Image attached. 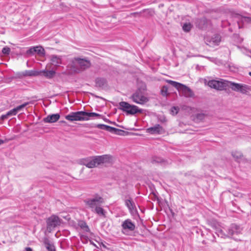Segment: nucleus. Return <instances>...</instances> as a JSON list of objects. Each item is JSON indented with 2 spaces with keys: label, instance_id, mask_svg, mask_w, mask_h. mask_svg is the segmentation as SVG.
Masks as SVG:
<instances>
[{
  "label": "nucleus",
  "instance_id": "nucleus-6",
  "mask_svg": "<svg viewBox=\"0 0 251 251\" xmlns=\"http://www.w3.org/2000/svg\"><path fill=\"white\" fill-rule=\"evenodd\" d=\"M207 85L211 88L216 90H226L228 87L229 81L222 79L219 80L212 79L208 82Z\"/></svg>",
  "mask_w": 251,
  "mask_h": 251
},
{
  "label": "nucleus",
  "instance_id": "nucleus-43",
  "mask_svg": "<svg viewBox=\"0 0 251 251\" xmlns=\"http://www.w3.org/2000/svg\"><path fill=\"white\" fill-rule=\"evenodd\" d=\"M24 76H25L24 75V73L22 72V73H17L16 75V77H15L19 78H22Z\"/></svg>",
  "mask_w": 251,
  "mask_h": 251
},
{
  "label": "nucleus",
  "instance_id": "nucleus-38",
  "mask_svg": "<svg viewBox=\"0 0 251 251\" xmlns=\"http://www.w3.org/2000/svg\"><path fill=\"white\" fill-rule=\"evenodd\" d=\"M80 226L82 228H84L85 231L87 232H89L90 231V229L85 222H82L81 223Z\"/></svg>",
  "mask_w": 251,
  "mask_h": 251
},
{
  "label": "nucleus",
  "instance_id": "nucleus-47",
  "mask_svg": "<svg viewBox=\"0 0 251 251\" xmlns=\"http://www.w3.org/2000/svg\"><path fill=\"white\" fill-rule=\"evenodd\" d=\"M200 21H201V22H204L205 21V18L201 19L200 20Z\"/></svg>",
  "mask_w": 251,
  "mask_h": 251
},
{
  "label": "nucleus",
  "instance_id": "nucleus-19",
  "mask_svg": "<svg viewBox=\"0 0 251 251\" xmlns=\"http://www.w3.org/2000/svg\"><path fill=\"white\" fill-rule=\"evenodd\" d=\"M119 109L125 112L129 110L131 107V104L126 101H121L119 103Z\"/></svg>",
  "mask_w": 251,
  "mask_h": 251
},
{
  "label": "nucleus",
  "instance_id": "nucleus-28",
  "mask_svg": "<svg viewBox=\"0 0 251 251\" xmlns=\"http://www.w3.org/2000/svg\"><path fill=\"white\" fill-rule=\"evenodd\" d=\"M85 118H86L88 119V120H90V118L91 117H100L101 115L98 113H95V112H87L85 111L84 114Z\"/></svg>",
  "mask_w": 251,
  "mask_h": 251
},
{
  "label": "nucleus",
  "instance_id": "nucleus-30",
  "mask_svg": "<svg viewBox=\"0 0 251 251\" xmlns=\"http://www.w3.org/2000/svg\"><path fill=\"white\" fill-rule=\"evenodd\" d=\"M215 233L216 234V235L218 237H221V238H225L226 237H229L228 236V233L227 234H226L224 232V231L222 229H216Z\"/></svg>",
  "mask_w": 251,
  "mask_h": 251
},
{
  "label": "nucleus",
  "instance_id": "nucleus-39",
  "mask_svg": "<svg viewBox=\"0 0 251 251\" xmlns=\"http://www.w3.org/2000/svg\"><path fill=\"white\" fill-rule=\"evenodd\" d=\"M115 130L110 131L111 133H114L117 135H122V133L124 132V131L121 129H119L115 128Z\"/></svg>",
  "mask_w": 251,
  "mask_h": 251
},
{
  "label": "nucleus",
  "instance_id": "nucleus-18",
  "mask_svg": "<svg viewBox=\"0 0 251 251\" xmlns=\"http://www.w3.org/2000/svg\"><path fill=\"white\" fill-rule=\"evenodd\" d=\"M162 129V126L160 125L157 124L154 126L148 128L147 131L151 134L160 133Z\"/></svg>",
  "mask_w": 251,
  "mask_h": 251
},
{
  "label": "nucleus",
  "instance_id": "nucleus-7",
  "mask_svg": "<svg viewBox=\"0 0 251 251\" xmlns=\"http://www.w3.org/2000/svg\"><path fill=\"white\" fill-rule=\"evenodd\" d=\"M122 199L129 213L132 215L137 214L138 211L135 203L131 196L129 195H125Z\"/></svg>",
  "mask_w": 251,
  "mask_h": 251
},
{
  "label": "nucleus",
  "instance_id": "nucleus-44",
  "mask_svg": "<svg viewBox=\"0 0 251 251\" xmlns=\"http://www.w3.org/2000/svg\"><path fill=\"white\" fill-rule=\"evenodd\" d=\"M9 117V115H7V113L4 115H2L1 116V119L2 120H5L6 119H7Z\"/></svg>",
  "mask_w": 251,
  "mask_h": 251
},
{
  "label": "nucleus",
  "instance_id": "nucleus-24",
  "mask_svg": "<svg viewBox=\"0 0 251 251\" xmlns=\"http://www.w3.org/2000/svg\"><path fill=\"white\" fill-rule=\"evenodd\" d=\"M241 83H237L229 81V86L231 89L236 92H239Z\"/></svg>",
  "mask_w": 251,
  "mask_h": 251
},
{
  "label": "nucleus",
  "instance_id": "nucleus-23",
  "mask_svg": "<svg viewBox=\"0 0 251 251\" xmlns=\"http://www.w3.org/2000/svg\"><path fill=\"white\" fill-rule=\"evenodd\" d=\"M96 212L99 216H105V212L104 210L101 207V205H99L93 209V211Z\"/></svg>",
  "mask_w": 251,
  "mask_h": 251
},
{
  "label": "nucleus",
  "instance_id": "nucleus-21",
  "mask_svg": "<svg viewBox=\"0 0 251 251\" xmlns=\"http://www.w3.org/2000/svg\"><path fill=\"white\" fill-rule=\"evenodd\" d=\"M96 127L98 128L103 129L110 132L113 130H115V127H112L109 126H107L103 124H98L96 126Z\"/></svg>",
  "mask_w": 251,
  "mask_h": 251
},
{
  "label": "nucleus",
  "instance_id": "nucleus-8",
  "mask_svg": "<svg viewBox=\"0 0 251 251\" xmlns=\"http://www.w3.org/2000/svg\"><path fill=\"white\" fill-rule=\"evenodd\" d=\"M85 111L72 112L70 114L65 116V119L69 121H88V119L85 118Z\"/></svg>",
  "mask_w": 251,
  "mask_h": 251
},
{
  "label": "nucleus",
  "instance_id": "nucleus-42",
  "mask_svg": "<svg viewBox=\"0 0 251 251\" xmlns=\"http://www.w3.org/2000/svg\"><path fill=\"white\" fill-rule=\"evenodd\" d=\"M178 108L176 106H173L171 108V112L173 113H175V114H176L178 113Z\"/></svg>",
  "mask_w": 251,
  "mask_h": 251
},
{
  "label": "nucleus",
  "instance_id": "nucleus-37",
  "mask_svg": "<svg viewBox=\"0 0 251 251\" xmlns=\"http://www.w3.org/2000/svg\"><path fill=\"white\" fill-rule=\"evenodd\" d=\"M18 113L17 110L15 108L9 110L7 112V115H9V116H15Z\"/></svg>",
  "mask_w": 251,
  "mask_h": 251
},
{
  "label": "nucleus",
  "instance_id": "nucleus-22",
  "mask_svg": "<svg viewBox=\"0 0 251 251\" xmlns=\"http://www.w3.org/2000/svg\"><path fill=\"white\" fill-rule=\"evenodd\" d=\"M23 73L25 76H32L40 75V72L35 70H25V71L23 72Z\"/></svg>",
  "mask_w": 251,
  "mask_h": 251
},
{
  "label": "nucleus",
  "instance_id": "nucleus-11",
  "mask_svg": "<svg viewBox=\"0 0 251 251\" xmlns=\"http://www.w3.org/2000/svg\"><path fill=\"white\" fill-rule=\"evenodd\" d=\"M242 228L235 224L230 225L228 229V236L229 237H233L234 235H237L241 234Z\"/></svg>",
  "mask_w": 251,
  "mask_h": 251
},
{
  "label": "nucleus",
  "instance_id": "nucleus-20",
  "mask_svg": "<svg viewBox=\"0 0 251 251\" xmlns=\"http://www.w3.org/2000/svg\"><path fill=\"white\" fill-rule=\"evenodd\" d=\"M40 74H42L43 75L48 78H51L53 77L55 74V71L54 70H43L40 71Z\"/></svg>",
  "mask_w": 251,
  "mask_h": 251
},
{
  "label": "nucleus",
  "instance_id": "nucleus-34",
  "mask_svg": "<svg viewBox=\"0 0 251 251\" xmlns=\"http://www.w3.org/2000/svg\"><path fill=\"white\" fill-rule=\"evenodd\" d=\"M164 162L163 159L159 157L154 156L152 158V162L153 163H162Z\"/></svg>",
  "mask_w": 251,
  "mask_h": 251
},
{
  "label": "nucleus",
  "instance_id": "nucleus-29",
  "mask_svg": "<svg viewBox=\"0 0 251 251\" xmlns=\"http://www.w3.org/2000/svg\"><path fill=\"white\" fill-rule=\"evenodd\" d=\"M232 155L235 159V160L239 162V159L243 156L242 153L239 151H235L232 152Z\"/></svg>",
  "mask_w": 251,
  "mask_h": 251
},
{
  "label": "nucleus",
  "instance_id": "nucleus-45",
  "mask_svg": "<svg viewBox=\"0 0 251 251\" xmlns=\"http://www.w3.org/2000/svg\"><path fill=\"white\" fill-rule=\"evenodd\" d=\"M25 251H33L32 249L30 247H26L25 248Z\"/></svg>",
  "mask_w": 251,
  "mask_h": 251
},
{
  "label": "nucleus",
  "instance_id": "nucleus-36",
  "mask_svg": "<svg viewBox=\"0 0 251 251\" xmlns=\"http://www.w3.org/2000/svg\"><path fill=\"white\" fill-rule=\"evenodd\" d=\"M10 49L8 47H4L2 50V53L4 55H8L10 52Z\"/></svg>",
  "mask_w": 251,
  "mask_h": 251
},
{
  "label": "nucleus",
  "instance_id": "nucleus-9",
  "mask_svg": "<svg viewBox=\"0 0 251 251\" xmlns=\"http://www.w3.org/2000/svg\"><path fill=\"white\" fill-rule=\"evenodd\" d=\"M122 232L125 235H129L135 228V225L132 221L127 219L125 220L122 224Z\"/></svg>",
  "mask_w": 251,
  "mask_h": 251
},
{
  "label": "nucleus",
  "instance_id": "nucleus-17",
  "mask_svg": "<svg viewBox=\"0 0 251 251\" xmlns=\"http://www.w3.org/2000/svg\"><path fill=\"white\" fill-rule=\"evenodd\" d=\"M43 243L48 251H55L54 246L48 238H45L44 239Z\"/></svg>",
  "mask_w": 251,
  "mask_h": 251
},
{
  "label": "nucleus",
  "instance_id": "nucleus-12",
  "mask_svg": "<svg viewBox=\"0 0 251 251\" xmlns=\"http://www.w3.org/2000/svg\"><path fill=\"white\" fill-rule=\"evenodd\" d=\"M51 64L54 67H58L62 64V56L55 54H52L50 56Z\"/></svg>",
  "mask_w": 251,
  "mask_h": 251
},
{
  "label": "nucleus",
  "instance_id": "nucleus-25",
  "mask_svg": "<svg viewBox=\"0 0 251 251\" xmlns=\"http://www.w3.org/2000/svg\"><path fill=\"white\" fill-rule=\"evenodd\" d=\"M95 82L97 87L101 88L103 87L105 85L106 83V80L103 78L98 77L96 79Z\"/></svg>",
  "mask_w": 251,
  "mask_h": 251
},
{
  "label": "nucleus",
  "instance_id": "nucleus-13",
  "mask_svg": "<svg viewBox=\"0 0 251 251\" xmlns=\"http://www.w3.org/2000/svg\"><path fill=\"white\" fill-rule=\"evenodd\" d=\"M60 118V115L58 113L48 115L44 118L43 121L45 123H52L57 122Z\"/></svg>",
  "mask_w": 251,
  "mask_h": 251
},
{
  "label": "nucleus",
  "instance_id": "nucleus-5",
  "mask_svg": "<svg viewBox=\"0 0 251 251\" xmlns=\"http://www.w3.org/2000/svg\"><path fill=\"white\" fill-rule=\"evenodd\" d=\"M167 82L172 86L175 87L178 91L182 93L185 97H191L192 96L193 94V92L188 87L185 85L171 80H167Z\"/></svg>",
  "mask_w": 251,
  "mask_h": 251
},
{
  "label": "nucleus",
  "instance_id": "nucleus-1",
  "mask_svg": "<svg viewBox=\"0 0 251 251\" xmlns=\"http://www.w3.org/2000/svg\"><path fill=\"white\" fill-rule=\"evenodd\" d=\"M109 158V156L108 155L96 156L83 158L80 160V162L89 168H92L97 165L106 162Z\"/></svg>",
  "mask_w": 251,
  "mask_h": 251
},
{
  "label": "nucleus",
  "instance_id": "nucleus-16",
  "mask_svg": "<svg viewBox=\"0 0 251 251\" xmlns=\"http://www.w3.org/2000/svg\"><path fill=\"white\" fill-rule=\"evenodd\" d=\"M236 17L239 20L237 22L239 27L241 28L240 23H251V18L248 17L242 16L240 15L237 14Z\"/></svg>",
  "mask_w": 251,
  "mask_h": 251
},
{
  "label": "nucleus",
  "instance_id": "nucleus-40",
  "mask_svg": "<svg viewBox=\"0 0 251 251\" xmlns=\"http://www.w3.org/2000/svg\"><path fill=\"white\" fill-rule=\"evenodd\" d=\"M205 115L203 113H198L196 115V118L199 120H202L204 119Z\"/></svg>",
  "mask_w": 251,
  "mask_h": 251
},
{
  "label": "nucleus",
  "instance_id": "nucleus-14",
  "mask_svg": "<svg viewBox=\"0 0 251 251\" xmlns=\"http://www.w3.org/2000/svg\"><path fill=\"white\" fill-rule=\"evenodd\" d=\"M221 36L218 34H215L213 37H212L209 41L206 40L207 42H209V44L207 43L208 45L210 46H217L221 42Z\"/></svg>",
  "mask_w": 251,
  "mask_h": 251
},
{
  "label": "nucleus",
  "instance_id": "nucleus-31",
  "mask_svg": "<svg viewBox=\"0 0 251 251\" xmlns=\"http://www.w3.org/2000/svg\"><path fill=\"white\" fill-rule=\"evenodd\" d=\"M192 27V25L190 23H185L182 26V29L185 32H189L191 30Z\"/></svg>",
  "mask_w": 251,
  "mask_h": 251
},
{
  "label": "nucleus",
  "instance_id": "nucleus-32",
  "mask_svg": "<svg viewBox=\"0 0 251 251\" xmlns=\"http://www.w3.org/2000/svg\"><path fill=\"white\" fill-rule=\"evenodd\" d=\"M207 239L211 242H215L216 237L215 235L210 231H208L207 233Z\"/></svg>",
  "mask_w": 251,
  "mask_h": 251
},
{
  "label": "nucleus",
  "instance_id": "nucleus-46",
  "mask_svg": "<svg viewBox=\"0 0 251 251\" xmlns=\"http://www.w3.org/2000/svg\"><path fill=\"white\" fill-rule=\"evenodd\" d=\"M4 143V141L2 140H0V145H1L2 144H3Z\"/></svg>",
  "mask_w": 251,
  "mask_h": 251
},
{
  "label": "nucleus",
  "instance_id": "nucleus-26",
  "mask_svg": "<svg viewBox=\"0 0 251 251\" xmlns=\"http://www.w3.org/2000/svg\"><path fill=\"white\" fill-rule=\"evenodd\" d=\"M250 90L251 86L244 84H241L239 92L242 94H246Z\"/></svg>",
  "mask_w": 251,
  "mask_h": 251
},
{
  "label": "nucleus",
  "instance_id": "nucleus-2",
  "mask_svg": "<svg viewBox=\"0 0 251 251\" xmlns=\"http://www.w3.org/2000/svg\"><path fill=\"white\" fill-rule=\"evenodd\" d=\"M90 63L89 61L79 58L73 59L68 65L71 71L75 73H78L89 67Z\"/></svg>",
  "mask_w": 251,
  "mask_h": 251
},
{
  "label": "nucleus",
  "instance_id": "nucleus-10",
  "mask_svg": "<svg viewBox=\"0 0 251 251\" xmlns=\"http://www.w3.org/2000/svg\"><path fill=\"white\" fill-rule=\"evenodd\" d=\"M60 224L61 220L57 216L52 215L47 221V229L49 231L54 229L56 227L60 226Z\"/></svg>",
  "mask_w": 251,
  "mask_h": 251
},
{
  "label": "nucleus",
  "instance_id": "nucleus-33",
  "mask_svg": "<svg viewBox=\"0 0 251 251\" xmlns=\"http://www.w3.org/2000/svg\"><path fill=\"white\" fill-rule=\"evenodd\" d=\"M30 103H32V102L31 101L25 102L24 103L20 105L17 106L15 108L17 110V112H18L19 111H21L23 108H24L26 106H27Z\"/></svg>",
  "mask_w": 251,
  "mask_h": 251
},
{
  "label": "nucleus",
  "instance_id": "nucleus-4",
  "mask_svg": "<svg viewBox=\"0 0 251 251\" xmlns=\"http://www.w3.org/2000/svg\"><path fill=\"white\" fill-rule=\"evenodd\" d=\"M144 90V89L142 90L141 88L138 89L130 96L129 99L134 103L144 105L149 100L148 98L145 96Z\"/></svg>",
  "mask_w": 251,
  "mask_h": 251
},
{
  "label": "nucleus",
  "instance_id": "nucleus-48",
  "mask_svg": "<svg viewBox=\"0 0 251 251\" xmlns=\"http://www.w3.org/2000/svg\"><path fill=\"white\" fill-rule=\"evenodd\" d=\"M249 75H250L251 76V72H250V73H249Z\"/></svg>",
  "mask_w": 251,
  "mask_h": 251
},
{
  "label": "nucleus",
  "instance_id": "nucleus-41",
  "mask_svg": "<svg viewBox=\"0 0 251 251\" xmlns=\"http://www.w3.org/2000/svg\"><path fill=\"white\" fill-rule=\"evenodd\" d=\"M168 89L167 87L163 86L161 89V93L163 96H166L167 95Z\"/></svg>",
  "mask_w": 251,
  "mask_h": 251
},
{
  "label": "nucleus",
  "instance_id": "nucleus-3",
  "mask_svg": "<svg viewBox=\"0 0 251 251\" xmlns=\"http://www.w3.org/2000/svg\"><path fill=\"white\" fill-rule=\"evenodd\" d=\"M84 202L88 208H90L92 211L93 209L101 205L104 202V199L99 194L95 193L92 196V198H88L84 201Z\"/></svg>",
  "mask_w": 251,
  "mask_h": 251
},
{
  "label": "nucleus",
  "instance_id": "nucleus-15",
  "mask_svg": "<svg viewBox=\"0 0 251 251\" xmlns=\"http://www.w3.org/2000/svg\"><path fill=\"white\" fill-rule=\"evenodd\" d=\"M144 110L143 109L139 108L137 106L135 105L131 104V107L129 110L126 112L127 114L135 115L137 113H143Z\"/></svg>",
  "mask_w": 251,
  "mask_h": 251
},
{
  "label": "nucleus",
  "instance_id": "nucleus-27",
  "mask_svg": "<svg viewBox=\"0 0 251 251\" xmlns=\"http://www.w3.org/2000/svg\"><path fill=\"white\" fill-rule=\"evenodd\" d=\"M35 53L40 56H44L45 54V51L41 46H35Z\"/></svg>",
  "mask_w": 251,
  "mask_h": 251
},
{
  "label": "nucleus",
  "instance_id": "nucleus-35",
  "mask_svg": "<svg viewBox=\"0 0 251 251\" xmlns=\"http://www.w3.org/2000/svg\"><path fill=\"white\" fill-rule=\"evenodd\" d=\"M35 47H32L26 51V54L28 55H32L35 54Z\"/></svg>",
  "mask_w": 251,
  "mask_h": 251
}]
</instances>
